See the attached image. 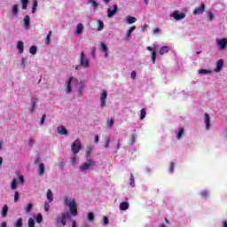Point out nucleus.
<instances>
[{
  "instance_id": "obj_44",
  "label": "nucleus",
  "mask_w": 227,
  "mask_h": 227,
  "mask_svg": "<svg viewBox=\"0 0 227 227\" xmlns=\"http://www.w3.org/2000/svg\"><path fill=\"white\" fill-rule=\"evenodd\" d=\"M35 164H42V158L40 156H36L34 160Z\"/></svg>"
},
{
  "instance_id": "obj_47",
  "label": "nucleus",
  "mask_w": 227,
  "mask_h": 227,
  "mask_svg": "<svg viewBox=\"0 0 227 227\" xmlns=\"http://www.w3.org/2000/svg\"><path fill=\"white\" fill-rule=\"evenodd\" d=\"M50 208H51V204H49L48 201H45L44 202V210H45V212H49Z\"/></svg>"
},
{
  "instance_id": "obj_38",
  "label": "nucleus",
  "mask_w": 227,
  "mask_h": 227,
  "mask_svg": "<svg viewBox=\"0 0 227 227\" xmlns=\"http://www.w3.org/2000/svg\"><path fill=\"white\" fill-rule=\"evenodd\" d=\"M25 210H26V214H29V212H31V210H33V204L28 203Z\"/></svg>"
},
{
  "instance_id": "obj_17",
  "label": "nucleus",
  "mask_w": 227,
  "mask_h": 227,
  "mask_svg": "<svg viewBox=\"0 0 227 227\" xmlns=\"http://www.w3.org/2000/svg\"><path fill=\"white\" fill-rule=\"evenodd\" d=\"M204 121L207 130H210V115H208V114H204Z\"/></svg>"
},
{
  "instance_id": "obj_31",
  "label": "nucleus",
  "mask_w": 227,
  "mask_h": 227,
  "mask_svg": "<svg viewBox=\"0 0 227 227\" xmlns=\"http://www.w3.org/2000/svg\"><path fill=\"white\" fill-rule=\"evenodd\" d=\"M37 51H38V48L35 45H33L29 48V53L32 54L33 56H35V54H36Z\"/></svg>"
},
{
  "instance_id": "obj_27",
  "label": "nucleus",
  "mask_w": 227,
  "mask_h": 227,
  "mask_svg": "<svg viewBox=\"0 0 227 227\" xmlns=\"http://www.w3.org/2000/svg\"><path fill=\"white\" fill-rule=\"evenodd\" d=\"M137 19L136 17L128 16L126 18V21L128 24H134V22H137Z\"/></svg>"
},
{
  "instance_id": "obj_40",
  "label": "nucleus",
  "mask_w": 227,
  "mask_h": 227,
  "mask_svg": "<svg viewBox=\"0 0 227 227\" xmlns=\"http://www.w3.org/2000/svg\"><path fill=\"white\" fill-rule=\"evenodd\" d=\"M207 15L208 20H210V22H212L214 20V13H212V12L208 11L207 12Z\"/></svg>"
},
{
  "instance_id": "obj_26",
  "label": "nucleus",
  "mask_w": 227,
  "mask_h": 227,
  "mask_svg": "<svg viewBox=\"0 0 227 227\" xmlns=\"http://www.w3.org/2000/svg\"><path fill=\"white\" fill-rule=\"evenodd\" d=\"M2 217H6L8 215V205H4L1 211Z\"/></svg>"
},
{
  "instance_id": "obj_10",
  "label": "nucleus",
  "mask_w": 227,
  "mask_h": 227,
  "mask_svg": "<svg viewBox=\"0 0 227 227\" xmlns=\"http://www.w3.org/2000/svg\"><path fill=\"white\" fill-rule=\"evenodd\" d=\"M116 13H118V5L114 4L113 6V10L111 8H109L107 10V17H108V19H113V17H114V15H116Z\"/></svg>"
},
{
  "instance_id": "obj_9",
  "label": "nucleus",
  "mask_w": 227,
  "mask_h": 227,
  "mask_svg": "<svg viewBox=\"0 0 227 227\" xmlns=\"http://www.w3.org/2000/svg\"><path fill=\"white\" fill-rule=\"evenodd\" d=\"M170 17H173L175 20H182L185 19V13L180 12V11H176L170 14Z\"/></svg>"
},
{
  "instance_id": "obj_62",
  "label": "nucleus",
  "mask_w": 227,
  "mask_h": 227,
  "mask_svg": "<svg viewBox=\"0 0 227 227\" xmlns=\"http://www.w3.org/2000/svg\"><path fill=\"white\" fill-rule=\"evenodd\" d=\"M0 227H8V224L6 223V222H3Z\"/></svg>"
},
{
  "instance_id": "obj_64",
  "label": "nucleus",
  "mask_w": 227,
  "mask_h": 227,
  "mask_svg": "<svg viewBox=\"0 0 227 227\" xmlns=\"http://www.w3.org/2000/svg\"><path fill=\"white\" fill-rule=\"evenodd\" d=\"M223 227H227V222L226 221L223 222Z\"/></svg>"
},
{
  "instance_id": "obj_58",
  "label": "nucleus",
  "mask_w": 227,
  "mask_h": 227,
  "mask_svg": "<svg viewBox=\"0 0 227 227\" xmlns=\"http://www.w3.org/2000/svg\"><path fill=\"white\" fill-rule=\"evenodd\" d=\"M175 168V163L174 162H171L170 163V168H169V171L170 173H173V169Z\"/></svg>"
},
{
  "instance_id": "obj_51",
  "label": "nucleus",
  "mask_w": 227,
  "mask_h": 227,
  "mask_svg": "<svg viewBox=\"0 0 227 227\" xmlns=\"http://www.w3.org/2000/svg\"><path fill=\"white\" fill-rule=\"evenodd\" d=\"M200 196L202 198H207L208 196V192L207 191H203L200 192Z\"/></svg>"
},
{
  "instance_id": "obj_46",
  "label": "nucleus",
  "mask_w": 227,
  "mask_h": 227,
  "mask_svg": "<svg viewBox=\"0 0 227 227\" xmlns=\"http://www.w3.org/2000/svg\"><path fill=\"white\" fill-rule=\"evenodd\" d=\"M33 145H35V137H30L28 138V146H33Z\"/></svg>"
},
{
  "instance_id": "obj_50",
  "label": "nucleus",
  "mask_w": 227,
  "mask_h": 227,
  "mask_svg": "<svg viewBox=\"0 0 227 227\" xmlns=\"http://www.w3.org/2000/svg\"><path fill=\"white\" fill-rule=\"evenodd\" d=\"M71 164H72V166H75V164H77V158L75 156H74L71 159Z\"/></svg>"
},
{
  "instance_id": "obj_37",
  "label": "nucleus",
  "mask_w": 227,
  "mask_h": 227,
  "mask_svg": "<svg viewBox=\"0 0 227 227\" xmlns=\"http://www.w3.org/2000/svg\"><path fill=\"white\" fill-rule=\"evenodd\" d=\"M91 152H93V146L89 145V146L87 147V151H86V155H87V157H90Z\"/></svg>"
},
{
  "instance_id": "obj_2",
  "label": "nucleus",
  "mask_w": 227,
  "mask_h": 227,
  "mask_svg": "<svg viewBox=\"0 0 227 227\" xmlns=\"http://www.w3.org/2000/svg\"><path fill=\"white\" fill-rule=\"evenodd\" d=\"M63 200L64 205H66V207H68L71 215H74V217H77V202L75 201V200L69 198L68 196H64Z\"/></svg>"
},
{
  "instance_id": "obj_54",
  "label": "nucleus",
  "mask_w": 227,
  "mask_h": 227,
  "mask_svg": "<svg viewBox=\"0 0 227 227\" xmlns=\"http://www.w3.org/2000/svg\"><path fill=\"white\" fill-rule=\"evenodd\" d=\"M19 180H20V184L21 185H24V176H19Z\"/></svg>"
},
{
  "instance_id": "obj_60",
  "label": "nucleus",
  "mask_w": 227,
  "mask_h": 227,
  "mask_svg": "<svg viewBox=\"0 0 227 227\" xmlns=\"http://www.w3.org/2000/svg\"><path fill=\"white\" fill-rule=\"evenodd\" d=\"M46 43H47V45H49V43H51V35L46 36Z\"/></svg>"
},
{
  "instance_id": "obj_13",
  "label": "nucleus",
  "mask_w": 227,
  "mask_h": 227,
  "mask_svg": "<svg viewBox=\"0 0 227 227\" xmlns=\"http://www.w3.org/2000/svg\"><path fill=\"white\" fill-rule=\"evenodd\" d=\"M57 133L60 136H68V131H67V128L64 126H59L57 128Z\"/></svg>"
},
{
  "instance_id": "obj_41",
  "label": "nucleus",
  "mask_w": 227,
  "mask_h": 227,
  "mask_svg": "<svg viewBox=\"0 0 227 227\" xmlns=\"http://www.w3.org/2000/svg\"><path fill=\"white\" fill-rule=\"evenodd\" d=\"M184 128H181V129H179V132L177 133L176 138H177V139H180V138L182 137V136H184Z\"/></svg>"
},
{
  "instance_id": "obj_28",
  "label": "nucleus",
  "mask_w": 227,
  "mask_h": 227,
  "mask_svg": "<svg viewBox=\"0 0 227 227\" xmlns=\"http://www.w3.org/2000/svg\"><path fill=\"white\" fill-rule=\"evenodd\" d=\"M12 15L15 17L17 15H19V5L18 4H14L12 8Z\"/></svg>"
},
{
  "instance_id": "obj_1",
  "label": "nucleus",
  "mask_w": 227,
  "mask_h": 227,
  "mask_svg": "<svg viewBox=\"0 0 227 227\" xmlns=\"http://www.w3.org/2000/svg\"><path fill=\"white\" fill-rule=\"evenodd\" d=\"M74 88L76 89L78 97H82V95L84 94V89L86 88V85L82 81L77 80L75 79V77L72 76L66 82V89H65L66 93L67 95H71L72 90H74Z\"/></svg>"
},
{
  "instance_id": "obj_3",
  "label": "nucleus",
  "mask_w": 227,
  "mask_h": 227,
  "mask_svg": "<svg viewBox=\"0 0 227 227\" xmlns=\"http://www.w3.org/2000/svg\"><path fill=\"white\" fill-rule=\"evenodd\" d=\"M95 166V162L90 158L87 159L86 162H83L80 167L79 169L82 173H86L90 168H93Z\"/></svg>"
},
{
  "instance_id": "obj_18",
  "label": "nucleus",
  "mask_w": 227,
  "mask_h": 227,
  "mask_svg": "<svg viewBox=\"0 0 227 227\" xmlns=\"http://www.w3.org/2000/svg\"><path fill=\"white\" fill-rule=\"evenodd\" d=\"M23 22H24L25 29H29V26L31 24V18L29 17V15L25 16Z\"/></svg>"
},
{
  "instance_id": "obj_25",
  "label": "nucleus",
  "mask_w": 227,
  "mask_h": 227,
  "mask_svg": "<svg viewBox=\"0 0 227 227\" xmlns=\"http://www.w3.org/2000/svg\"><path fill=\"white\" fill-rule=\"evenodd\" d=\"M19 184V181L17 180V178L12 179V181L11 183L12 191H17V184Z\"/></svg>"
},
{
  "instance_id": "obj_6",
  "label": "nucleus",
  "mask_w": 227,
  "mask_h": 227,
  "mask_svg": "<svg viewBox=\"0 0 227 227\" xmlns=\"http://www.w3.org/2000/svg\"><path fill=\"white\" fill-rule=\"evenodd\" d=\"M81 140L80 139H76L71 145V150L74 153V155H75L76 153H79V152H81Z\"/></svg>"
},
{
  "instance_id": "obj_61",
  "label": "nucleus",
  "mask_w": 227,
  "mask_h": 227,
  "mask_svg": "<svg viewBox=\"0 0 227 227\" xmlns=\"http://www.w3.org/2000/svg\"><path fill=\"white\" fill-rule=\"evenodd\" d=\"M153 33V35H157V34L160 33V28H155Z\"/></svg>"
},
{
  "instance_id": "obj_11",
  "label": "nucleus",
  "mask_w": 227,
  "mask_h": 227,
  "mask_svg": "<svg viewBox=\"0 0 227 227\" xmlns=\"http://www.w3.org/2000/svg\"><path fill=\"white\" fill-rule=\"evenodd\" d=\"M38 99L37 98H32L31 99V106L32 107L30 109H28V113L30 114H33L35 113V111L36 110V107H38Z\"/></svg>"
},
{
  "instance_id": "obj_34",
  "label": "nucleus",
  "mask_w": 227,
  "mask_h": 227,
  "mask_svg": "<svg viewBox=\"0 0 227 227\" xmlns=\"http://www.w3.org/2000/svg\"><path fill=\"white\" fill-rule=\"evenodd\" d=\"M146 117V110L145 108H142L140 111V120H145Z\"/></svg>"
},
{
  "instance_id": "obj_63",
  "label": "nucleus",
  "mask_w": 227,
  "mask_h": 227,
  "mask_svg": "<svg viewBox=\"0 0 227 227\" xmlns=\"http://www.w3.org/2000/svg\"><path fill=\"white\" fill-rule=\"evenodd\" d=\"M72 227H77V223L75 221H73Z\"/></svg>"
},
{
  "instance_id": "obj_23",
  "label": "nucleus",
  "mask_w": 227,
  "mask_h": 227,
  "mask_svg": "<svg viewBox=\"0 0 227 227\" xmlns=\"http://www.w3.org/2000/svg\"><path fill=\"white\" fill-rule=\"evenodd\" d=\"M169 52V47L168 46H162L160 49V56H164V54H168Z\"/></svg>"
},
{
  "instance_id": "obj_14",
  "label": "nucleus",
  "mask_w": 227,
  "mask_h": 227,
  "mask_svg": "<svg viewBox=\"0 0 227 227\" xmlns=\"http://www.w3.org/2000/svg\"><path fill=\"white\" fill-rule=\"evenodd\" d=\"M223 67H224V61L223 59H219L216 62V67L215 68V72L218 74V72H221V70H223Z\"/></svg>"
},
{
  "instance_id": "obj_48",
  "label": "nucleus",
  "mask_w": 227,
  "mask_h": 227,
  "mask_svg": "<svg viewBox=\"0 0 227 227\" xmlns=\"http://www.w3.org/2000/svg\"><path fill=\"white\" fill-rule=\"evenodd\" d=\"M155 59H157V53L155 52V51H153L152 52V61L153 64H155Z\"/></svg>"
},
{
  "instance_id": "obj_7",
  "label": "nucleus",
  "mask_w": 227,
  "mask_h": 227,
  "mask_svg": "<svg viewBox=\"0 0 227 227\" xmlns=\"http://www.w3.org/2000/svg\"><path fill=\"white\" fill-rule=\"evenodd\" d=\"M67 213H61L60 215H58L56 218L57 224H62V226H67Z\"/></svg>"
},
{
  "instance_id": "obj_53",
  "label": "nucleus",
  "mask_w": 227,
  "mask_h": 227,
  "mask_svg": "<svg viewBox=\"0 0 227 227\" xmlns=\"http://www.w3.org/2000/svg\"><path fill=\"white\" fill-rule=\"evenodd\" d=\"M103 224H109V218L107 216L103 217Z\"/></svg>"
},
{
  "instance_id": "obj_5",
  "label": "nucleus",
  "mask_w": 227,
  "mask_h": 227,
  "mask_svg": "<svg viewBox=\"0 0 227 227\" xmlns=\"http://www.w3.org/2000/svg\"><path fill=\"white\" fill-rule=\"evenodd\" d=\"M215 43L219 51H224V49L227 47V38H216Z\"/></svg>"
},
{
  "instance_id": "obj_56",
  "label": "nucleus",
  "mask_w": 227,
  "mask_h": 227,
  "mask_svg": "<svg viewBox=\"0 0 227 227\" xmlns=\"http://www.w3.org/2000/svg\"><path fill=\"white\" fill-rule=\"evenodd\" d=\"M109 143H111V139H109V137H107L106 142L105 144V148H109Z\"/></svg>"
},
{
  "instance_id": "obj_36",
  "label": "nucleus",
  "mask_w": 227,
  "mask_h": 227,
  "mask_svg": "<svg viewBox=\"0 0 227 227\" xmlns=\"http://www.w3.org/2000/svg\"><path fill=\"white\" fill-rule=\"evenodd\" d=\"M199 74H200L202 75H206L207 74H212V71L207 70V69H200Z\"/></svg>"
},
{
  "instance_id": "obj_12",
  "label": "nucleus",
  "mask_w": 227,
  "mask_h": 227,
  "mask_svg": "<svg viewBox=\"0 0 227 227\" xmlns=\"http://www.w3.org/2000/svg\"><path fill=\"white\" fill-rule=\"evenodd\" d=\"M204 12H205V4L201 3L200 7H197L192 13L193 15H202Z\"/></svg>"
},
{
  "instance_id": "obj_55",
  "label": "nucleus",
  "mask_w": 227,
  "mask_h": 227,
  "mask_svg": "<svg viewBox=\"0 0 227 227\" xmlns=\"http://www.w3.org/2000/svg\"><path fill=\"white\" fill-rule=\"evenodd\" d=\"M107 125L111 128L113 125H114V119H111L108 122Z\"/></svg>"
},
{
  "instance_id": "obj_33",
  "label": "nucleus",
  "mask_w": 227,
  "mask_h": 227,
  "mask_svg": "<svg viewBox=\"0 0 227 227\" xmlns=\"http://www.w3.org/2000/svg\"><path fill=\"white\" fill-rule=\"evenodd\" d=\"M129 185L131 187H136V183L134 182V174L131 173L129 176Z\"/></svg>"
},
{
  "instance_id": "obj_15",
  "label": "nucleus",
  "mask_w": 227,
  "mask_h": 227,
  "mask_svg": "<svg viewBox=\"0 0 227 227\" xmlns=\"http://www.w3.org/2000/svg\"><path fill=\"white\" fill-rule=\"evenodd\" d=\"M82 31H84V26L82 23H78L74 30V35H82Z\"/></svg>"
},
{
  "instance_id": "obj_42",
  "label": "nucleus",
  "mask_w": 227,
  "mask_h": 227,
  "mask_svg": "<svg viewBox=\"0 0 227 227\" xmlns=\"http://www.w3.org/2000/svg\"><path fill=\"white\" fill-rule=\"evenodd\" d=\"M27 65V59L22 58L21 59V67L23 68H26Z\"/></svg>"
},
{
  "instance_id": "obj_39",
  "label": "nucleus",
  "mask_w": 227,
  "mask_h": 227,
  "mask_svg": "<svg viewBox=\"0 0 227 227\" xmlns=\"http://www.w3.org/2000/svg\"><path fill=\"white\" fill-rule=\"evenodd\" d=\"M19 200H20V194L19 193V192H14V203H17L19 201Z\"/></svg>"
},
{
  "instance_id": "obj_43",
  "label": "nucleus",
  "mask_w": 227,
  "mask_h": 227,
  "mask_svg": "<svg viewBox=\"0 0 227 227\" xmlns=\"http://www.w3.org/2000/svg\"><path fill=\"white\" fill-rule=\"evenodd\" d=\"M102 29H104V21L98 20V31H102Z\"/></svg>"
},
{
  "instance_id": "obj_21",
  "label": "nucleus",
  "mask_w": 227,
  "mask_h": 227,
  "mask_svg": "<svg viewBox=\"0 0 227 227\" xmlns=\"http://www.w3.org/2000/svg\"><path fill=\"white\" fill-rule=\"evenodd\" d=\"M17 49L20 54H22L24 52V42L19 41L17 43Z\"/></svg>"
},
{
  "instance_id": "obj_19",
  "label": "nucleus",
  "mask_w": 227,
  "mask_h": 227,
  "mask_svg": "<svg viewBox=\"0 0 227 227\" xmlns=\"http://www.w3.org/2000/svg\"><path fill=\"white\" fill-rule=\"evenodd\" d=\"M134 31H136V26L134 27H131L127 34H126V37H125V40H128L129 38H132V33H134Z\"/></svg>"
},
{
  "instance_id": "obj_20",
  "label": "nucleus",
  "mask_w": 227,
  "mask_h": 227,
  "mask_svg": "<svg viewBox=\"0 0 227 227\" xmlns=\"http://www.w3.org/2000/svg\"><path fill=\"white\" fill-rule=\"evenodd\" d=\"M46 198L49 203H52V201H54V195L52 194V191L51 190L47 191Z\"/></svg>"
},
{
  "instance_id": "obj_57",
  "label": "nucleus",
  "mask_w": 227,
  "mask_h": 227,
  "mask_svg": "<svg viewBox=\"0 0 227 227\" xmlns=\"http://www.w3.org/2000/svg\"><path fill=\"white\" fill-rule=\"evenodd\" d=\"M137 75V73L136 71H133V72L131 73V78H132L133 80H136Z\"/></svg>"
},
{
  "instance_id": "obj_52",
  "label": "nucleus",
  "mask_w": 227,
  "mask_h": 227,
  "mask_svg": "<svg viewBox=\"0 0 227 227\" xmlns=\"http://www.w3.org/2000/svg\"><path fill=\"white\" fill-rule=\"evenodd\" d=\"M91 56L92 58H95V56H97V48L93 47L91 49Z\"/></svg>"
},
{
  "instance_id": "obj_45",
  "label": "nucleus",
  "mask_w": 227,
  "mask_h": 227,
  "mask_svg": "<svg viewBox=\"0 0 227 227\" xmlns=\"http://www.w3.org/2000/svg\"><path fill=\"white\" fill-rule=\"evenodd\" d=\"M100 45H101L102 52H106L107 51V45H106V43H100Z\"/></svg>"
},
{
  "instance_id": "obj_24",
  "label": "nucleus",
  "mask_w": 227,
  "mask_h": 227,
  "mask_svg": "<svg viewBox=\"0 0 227 227\" xmlns=\"http://www.w3.org/2000/svg\"><path fill=\"white\" fill-rule=\"evenodd\" d=\"M87 4H91L92 8H94V10H97L98 8V6H100V4L97 2H95V0H88Z\"/></svg>"
},
{
  "instance_id": "obj_59",
  "label": "nucleus",
  "mask_w": 227,
  "mask_h": 227,
  "mask_svg": "<svg viewBox=\"0 0 227 227\" xmlns=\"http://www.w3.org/2000/svg\"><path fill=\"white\" fill-rule=\"evenodd\" d=\"M44 121H45V115H43L40 121V125H43Z\"/></svg>"
},
{
  "instance_id": "obj_32",
  "label": "nucleus",
  "mask_w": 227,
  "mask_h": 227,
  "mask_svg": "<svg viewBox=\"0 0 227 227\" xmlns=\"http://www.w3.org/2000/svg\"><path fill=\"white\" fill-rule=\"evenodd\" d=\"M21 4H22V10H27L29 0H21Z\"/></svg>"
},
{
  "instance_id": "obj_49",
  "label": "nucleus",
  "mask_w": 227,
  "mask_h": 227,
  "mask_svg": "<svg viewBox=\"0 0 227 227\" xmlns=\"http://www.w3.org/2000/svg\"><path fill=\"white\" fill-rule=\"evenodd\" d=\"M23 223H22V218H20L16 223H15V227H22Z\"/></svg>"
},
{
  "instance_id": "obj_29",
  "label": "nucleus",
  "mask_w": 227,
  "mask_h": 227,
  "mask_svg": "<svg viewBox=\"0 0 227 227\" xmlns=\"http://www.w3.org/2000/svg\"><path fill=\"white\" fill-rule=\"evenodd\" d=\"M87 219L90 223H93L95 221V215L92 212L88 213Z\"/></svg>"
},
{
  "instance_id": "obj_22",
  "label": "nucleus",
  "mask_w": 227,
  "mask_h": 227,
  "mask_svg": "<svg viewBox=\"0 0 227 227\" xmlns=\"http://www.w3.org/2000/svg\"><path fill=\"white\" fill-rule=\"evenodd\" d=\"M129 202L124 201L120 204L119 208L120 210L125 211V210H129Z\"/></svg>"
},
{
  "instance_id": "obj_4",
  "label": "nucleus",
  "mask_w": 227,
  "mask_h": 227,
  "mask_svg": "<svg viewBox=\"0 0 227 227\" xmlns=\"http://www.w3.org/2000/svg\"><path fill=\"white\" fill-rule=\"evenodd\" d=\"M79 61H80V67H82V68L88 69L91 67V64L90 63V59L86 58L84 51H82Z\"/></svg>"
},
{
  "instance_id": "obj_8",
  "label": "nucleus",
  "mask_w": 227,
  "mask_h": 227,
  "mask_svg": "<svg viewBox=\"0 0 227 227\" xmlns=\"http://www.w3.org/2000/svg\"><path fill=\"white\" fill-rule=\"evenodd\" d=\"M100 107L104 108L107 102V90H102L99 97Z\"/></svg>"
},
{
  "instance_id": "obj_30",
  "label": "nucleus",
  "mask_w": 227,
  "mask_h": 227,
  "mask_svg": "<svg viewBox=\"0 0 227 227\" xmlns=\"http://www.w3.org/2000/svg\"><path fill=\"white\" fill-rule=\"evenodd\" d=\"M36 8H38V1L34 0L33 6H32V13H36Z\"/></svg>"
},
{
  "instance_id": "obj_35",
  "label": "nucleus",
  "mask_w": 227,
  "mask_h": 227,
  "mask_svg": "<svg viewBox=\"0 0 227 227\" xmlns=\"http://www.w3.org/2000/svg\"><path fill=\"white\" fill-rule=\"evenodd\" d=\"M35 221L38 224H40L42 223V221H43V216L42 215V214H38L37 216L35 217Z\"/></svg>"
},
{
  "instance_id": "obj_16",
  "label": "nucleus",
  "mask_w": 227,
  "mask_h": 227,
  "mask_svg": "<svg viewBox=\"0 0 227 227\" xmlns=\"http://www.w3.org/2000/svg\"><path fill=\"white\" fill-rule=\"evenodd\" d=\"M38 175L39 176H43V175H45V164L43 163L38 164Z\"/></svg>"
}]
</instances>
